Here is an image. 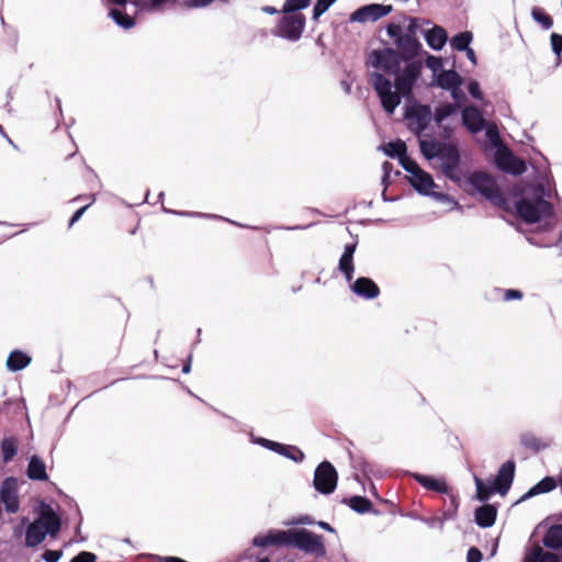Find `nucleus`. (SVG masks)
<instances>
[{
	"mask_svg": "<svg viewBox=\"0 0 562 562\" xmlns=\"http://www.w3.org/2000/svg\"><path fill=\"white\" fill-rule=\"evenodd\" d=\"M97 557L92 552L81 551L76 557H74L70 562H95Z\"/></svg>",
	"mask_w": 562,
	"mask_h": 562,
	"instance_id": "nucleus-50",
	"label": "nucleus"
},
{
	"mask_svg": "<svg viewBox=\"0 0 562 562\" xmlns=\"http://www.w3.org/2000/svg\"><path fill=\"white\" fill-rule=\"evenodd\" d=\"M252 544L259 548L269 546H288L313 554L317 558L326 555V547L323 537L307 529L271 530L267 535H258L252 539Z\"/></svg>",
	"mask_w": 562,
	"mask_h": 562,
	"instance_id": "nucleus-3",
	"label": "nucleus"
},
{
	"mask_svg": "<svg viewBox=\"0 0 562 562\" xmlns=\"http://www.w3.org/2000/svg\"><path fill=\"white\" fill-rule=\"evenodd\" d=\"M359 467H360L363 475H366V476H368L369 473L371 472L370 464L367 461H361Z\"/></svg>",
	"mask_w": 562,
	"mask_h": 562,
	"instance_id": "nucleus-63",
	"label": "nucleus"
},
{
	"mask_svg": "<svg viewBox=\"0 0 562 562\" xmlns=\"http://www.w3.org/2000/svg\"><path fill=\"white\" fill-rule=\"evenodd\" d=\"M109 15L113 21L121 27L128 30L135 25V21L132 16L123 13L119 9H111Z\"/></svg>",
	"mask_w": 562,
	"mask_h": 562,
	"instance_id": "nucleus-36",
	"label": "nucleus"
},
{
	"mask_svg": "<svg viewBox=\"0 0 562 562\" xmlns=\"http://www.w3.org/2000/svg\"><path fill=\"white\" fill-rule=\"evenodd\" d=\"M338 473L329 461L321 462L314 472L313 486L324 495L331 494L337 486Z\"/></svg>",
	"mask_w": 562,
	"mask_h": 562,
	"instance_id": "nucleus-9",
	"label": "nucleus"
},
{
	"mask_svg": "<svg viewBox=\"0 0 562 562\" xmlns=\"http://www.w3.org/2000/svg\"><path fill=\"white\" fill-rule=\"evenodd\" d=\"M42 520H34L31 522L25 532V546L26 547H36L42 543L49 531L42 524Z\"/></svg>",
	"mask_w": 562,
	"mask_h": 562,
	"instance_id": "nucleus-18",
	"label": "nucleus"
},
{
	"mask_svg": "<svg viewBox=\"0 0 562 562\" xmlns=\"http://www.w3.org/2000/svg\"><path fill=\"white\" fill-rule=\"evenodd\" d=\"M1 452L3 462H9L18 452V439L15 437H5L1 442Z\"/></svg>",
	"mask_w": 562,
	"mask_h": 562,
	"instance_id": "nucleus-33",
	"label": "nucleus"
},
{
	"mask_svg": "<svg viewBox=\"0 0 562 562\" xmlns=\"http://www.w3.org/2000/svg\"><path fill=\"white\" fill-rule=\"evenodd\" d=\"M342 503L347 504L353 512L358 514H366L372 509L371 501L363 496H351L349 498H345Z\"/></svg>",
	"mask_w": 562,
	"mask_h": 562,
	"instance_id": "nucleus-29",
	"label": "nucleus"
},
{
	"mask_svg": "<svg viewBox=\"0 0 562 562\" xmlns=\"http://www.w3.org/2000/svg\"><path fill=\"white\" fill-rule=\"evenodd\" d=\"M552 193L550 188L539 182L524 191V195L515 202L517 215L527 224H536L542 218H549L554 207L549 201Z\"/></svg>",
	"mask_w": 562,
	"mask_h": 562,
	"instance_id": "nucleus-4",
	"label": "nucleus"
},
{
	"mask_svg": "<svg viewBox=\"0 0 562 562\" xmlns=\"http://www.w3.org/2000/svg\"><path fill=\"white\" fill-rule=\"evenodd\" d=\"M467 180L475 191H477L488 201L495 204H502L504 202L505 199L498 186L496 184L495 180L487 173L474 171L472 173H468Z\"/></svg>",
	"mask_w": 562,
	"mask_h": 562,
	"instance_id": "nucleus-7",
	"label": "nucleus"
},
{
	"mask_svg": "<svg viewBox=\"0 0 562 562\" xmlns=\"http://www.w3.org/2000/svg\"><path fill=\"white\" fill-rule=\"evenodd\" d=\"M214 0H187L186 5L188 8H204L210 5Z\"/></svg>",
	"mask_w": 562,
	"mask_h": 562,
	"instance_id": "nucleus-55",
	"label": "nucleus"
},
{
	"mask_svg": "<svg viewBox=\"0 0 562 562\" xmlns=\"http://www.w3.org/2000/svg\"><path fill=\"white\" fill-rule=\"evenodd\" d=\"M26 475L33 481H46L48 475L46 473V465L38 456H32L30 458Z\"/></svg>",
	"mask_w": 562,
	"mask_h": 562,
	"instance_id": "nucleus-24",
	"label": "nucleus"
},
{
	"mask_svg": "<svg viewBox=\"0 0 562 562\" xmlns=\"http://www.w3.org/2000/svg\"><path fill=\"white\" fill-rule=\"evenodd\" d=\"M316 525L326 531L335 532V529L326 521H317Z\"/></svg>",
	"mask_w": 562,
	"mask_h": 562,
	"instance_id": "nucleus-64",
	"label": "nucleus"
},
{
	"mask_svg": "<svg viewBox=\"0 0 562 562\" xmlns=\"http://www.w3.org/2000/svg\"><path fill=\"white\" fill-rule=\"evenodd\" d=\"M368 65L394 76V83H392L390 79L378 71L370 74V82L380 98L383 110L389 114H393L395 109L400 105L402 98H409L412 95L418 79L413 81L409 90L403 89L398 86V80L404 74L403 63H398L396 68L389 70L375 63L373 50L369 54Z\"/></svg>",
	"mask_w": 562,
	"mask_h": 562,
	"instance_id": "nucleus-2",
	"label": "nucleus"
},
{
	"mask_svg": "<svg viewBox=\"0 0 562 562\" xmlns=\"http://www.w3.org/2000/svg\"><path fill=\"white\" fill-rule=\"evenodd\" d=\"M468 91L472 98L476 100H483V93L481 91L480 83L476 80H472L469 82Z\"/></svg>",
	"mask_w": 562,
	"mask_h": 562,
	"instance_id": "nucleus-49",
	"label": "nucleus"
},
{
	"mask_svg": "<svg viewBox=\"0 0 562 562\" xmlns=\"http://www.w3.org/2000/svg\"><path fill=\"white\" fill-rule=\"evenodd\" d=\"M430 196H432V198H434V199H436L437 201L453 203L456 206L458 205V202H457V201H454V200H453L449 194H447V193H441V192H435V191H431Z\"/></svg>",
	"mask_w": 562,
	"mask_h": 562,
	"instance_id": "nucleus-54",
	"label": "nucleus"
},
{
	"mask_svg": "<svg viewBox=\"0 0 562 562\" xmlns=\"http://www.w3.org/2000/svg\"><path fill=\"white\" fill-rule=\"evenodd\" d=\"M296 524H301V525H312L314 524L313 519L311 516L308 515H304V516H301L297 520H296Z\"/></svg>",
	"mask_w": 562,
	"mask_h": 562,
	"instance_id": "nucleus-61",
	"label": "nucleus"
},
{
	"mask_svg": "<svg viewBox=\"0 0 562 562\" xmlns=\"http://www.w3.org/2000/svg\"><path fill=\"white\" fill-rule=\"evenodd\" d=\"M463 79L462 77L454 70H441L431 82V86L436 85L442 90H450L456 86H462Z\"/></svg>",
	"mask_w": 562,
	"mask_h": 562,
	"instance_id": "nucleus-20",
	"label": "nucleus"
},
{
	"mask_svg": "<svg viewBox=\"0 0 562 562\" xmlns=\"http://www.w3.org/2000/svg\"><path fill=\"white\" fill-rule=\"evenodd\" d=\"M413 479L419 483L424 488L435 491L440 494L448 493V486L443 480H438L432 476L424 475L420 473H412Z\"/></svg>",
	"mask_w": 562,
	"mask_h": 562,
	"instance_id": "nucleus-22",
	"label": "nucleus"
},
{
	"mask_svg": "<svg viewBox=\"0 0 562 562\" xmlns=\"http://www.w3.org/2000/svg\"><path fill=\"white\" fill-rule=\"evenodd\" d=\"M0 502L10 514H15L20 509L18 493V481L13 476L5 477L0 487Z\"/></svg>",
	"mask_w": 562,
	"mask_h": 562,
	"instance_id": "nucleus-12",
	"label": "nucleus"
},
{
	"mask_svg": "<svg viewBox=\"0 0 562 562\" xmlns=\"http://www.w3.org/2000/svg\"><path fill=\"white\" fill-rule=\"evenodd\" d=\"M31 357L21 351V350H13L9 353V357L7 359V369L10 372H18L24 368H26L31 363Z\"/></svg>",
	"mask_w": 562,
	"mask_h": 562,
	"instance_id": "nucleus-26",
	"label": "nucleus"
},
{
	"mask_svg": "<svg viewBox=\"0 0 562 562\" xmlns=\"http://www.w3.org/2000/svg\"><path fill=\"white\" fill-rule=\"evenodd\" d=\"M431 108L428 104H420L415 102L409 104L404 110V119L407 128L417 136L428 127L431 121Z\"/></svg>",
	"mask_w": 562,
	"mask_h": 562,
	"instance_id": "nucleus-8",
	"label": "nucleus"
},
{
	"mask_svg": "<svg viewBox=\"0 0 562 562\" xmlns=\"http://www.w3.org/2000/svg\"><path fill=\"white\" fill-rule=\"evenodd\" d=\"M167 1L168 0H150L148 3V10H156Z\"/></svg>",
	"mask_w": 562,
	"mask_h": 562,
	"instance_id": "nucleus-59",
	"label": "nucleus"
},
{
	"mask_svg": "<svg viewBox=\"0 0 562 562\" xmlns=\"http://www.w3.org/2000/svg\"><path fill=\"white\" fill-rule=\"evenodd\" d=\"M486 137L497 147L499 146V133L495 125H485Z\"/></svg>",
	"mask_w": 562,
	"mask_h": 562,
	"instance_id": "nucleus-47",
	"label": "nucleus"
},
{
	"mask_svg": "<svg viewBox=\"0 0 562 562\" xmlns=\"http://www.w3.org/2000/svg\"><path fill=\"white\" fill-rule=\"evenodd\" d=\"M522 297V292L515 289L506 290L504 293V300L510 301V300H520Z\"/></svg>",
	"mask_w": 562,
	"mask_h": 562,
	"instance_id": "nucleus-56",
	"label": "nucleus"
},
{
	"mask_svg": "<svg viewBox=\"0 0 562 562\" xmlns=\"http://www.w3.org/2000/svg\"><path fill=\"white\" fill-rule=\"evenodd\" d=\"M483 554L477 548L472 547L468 550L467 562H481Z\"/></svg>",
	"mask_w": 562,
	"mask_h": 562,
	"instance_id": "nucleus-53",
	"label": "nucleus"
},
{
	"mask_svg": "<svg viewBox=\"0 0 562 562\" xmlns=\"http://www.w3.org/2000/svg\"><path fill=\"white\" fill-rule=\"evenodd\" d=\"M451 98L454 100L453 104H459V109L461 108V104L467 100V95L464 91L461 89V86H456L452 89L449 90Z\"/></svg>",
	"mask_w": 562,
	"mask_h": 562,
	"instance_id": "nucleus-45",
	"label": "nucleus"
},
{
	"mask_svg": "<svg viewBox=\"0 0 562 562\" xmlns=\"http://www.w3.org/2000/svg\"><path fill=\"white\" fill-rule=\"evenodd\" d=\"M176 214H179V215H186V216H199V217H212V218H218V220H224V221H227L234 225H238V226H243L241 224H238L234 221H231L228 218H224L222 216H217V215H211V214H205V213H194V212H175Z\"/></svg>",
	"mask_w": 562,
	"mask_h": 562,
	"instance_id": "nucleus-52",
	"label": "nucleus"
},
{
	"mask_svg": "<svg viewBox=\"0 0 562 562\" xmlns=\"http://www.w3.org/2000/svg\"><path fill=\"white\" fill-rule=\"evenodd\" d=\"M398 160L403 169L411 173V176L416 175L422 169L414 159L407 156V154L401 156Z\"/></svg>",
	"mask_w": 562,
	"mask_h": 562,
	"instance_id": "nucleus-41",
	"label": "nucleus"
},
{
	"mask_svg": "<svg viewBox=\"0 0 562 562\" xmlns=\"http://www.w3.org/2000/svg\"><path fill=\"white\" fill-rule=\"evenodd\" d=\"M464 52H465V54H467L468 59H469L473 65H476V56H475V52H474L471 47L467 48Z\"/></svg>",
	"mask_w": 562,
	"mask_h": 562,
	"instance_id": "nucleus-60",
	"label": "nucleus"
},
{
	"mask_svg": "<svg viewBox=\"0 0 562 562\" xmlns=\"http://www.w3.org/2000/svg\"><path fill=\"white\" fill-rule=\"evenodd\" d=\"M37 520L43 521L42 524L45 526V528H47V530L49 531V535L53 537L56 536L60 530V527H61L60 518L58 517V515L54 512V509L49 505H46V504L42 505L41 515Z\"/></svg>",
	"mask_w": 562,
	"mask_h": 562,
	"instance_id": "nucleus-21",
	"label": "nucleus"
},
{
	"mask_svg": "<svg viewBox=\"0 0 562 562\" xmlns=\"http://www.w3.org/2000/svg\"><path fill=\"white\" fill-rule=\"evenodd\" d=\"M63 557L61 550H46L42 558L45 562H58Z\"/></svg>",
	"mask_w": 562,
	"mask_h": 562,
	"instance_id": "nucleus-51",
	"label": "nucleus"
},
{
	"mask_svg": "<svg viewBox=\"0 0 562 562\" xmlns=\"http://www.w3.org/2000/svg\"><path fill=\"white\" fill-rule=\"evenodd\" d=\"M357 248V243L347 244L344 247V252L338 262V269L344 274L346 281L350 283L353 279L355 265L353 255Z\"/></svg>",
	"mask_w": 562,
	"mask_h": 562,
	"instance_id": "nucleus-16",
	"label": "nucleus"
},
{
	"mask_svg": "<svg viewBox=\"0 0 562 562\" xmlns=\"http://www.w3.org/2000/svg\"><path fill=\"white\" fill-rule=\"evenodd\" d=\"M393 10L392 5L390 4H381V3H371L363 5L359 9H357L352 14L350 15L351 22H359V23H366V22H375L380 20L381 18L386 16L389 13H391Z\"/></svg>",
	"mask_w": 562,
	"mask_h": 562,
	"instance_id": "nucleus-11",
	"label": "nucleus"
},
{
	"mask_svg": "<svg viewBox=\"0 0 562 562\" xmlns=\"http://www.w3.org/2000/svg\"><path fill=\"white\" fill-rule=\"evenodd\" d=\"M426 66L432 71L434 78L443 70V61L441 57L429 55L426 59Z\"/></svg>",
	"mask_w": 562,
	"mask_h": 562,
	"instance_id": "nucleus-44",
	"label": "nucleus"
},
{
	"mask_svg": "<svg viewBox=\"0 0 562 562\" xmlns=\"http://www.w3.org/2000/svg\"><path fill=\"white\" fill-rule=\"evenodd\" d=\"M497 517V508L492 504H484L474 512L475 524L481 528L492 527Z\"/></svg>",
	"mask_w": 562,
	"mask_h": 562,
	"instance_id": "nucleus-19",
	"label": "nucleus"
},
{
	"mask_svg": "<svg viewBox=\"0 0 562 562\" xmlns=\"http://www.w3.org/2000/svg\"><path fill=\"white\" fill-rule=\"evenodd\" d=\"M408 180L417 193L426 196H429L431 194V189L436 187L432 177L423 169H420L416 175L411 176Z\"/></svg>",
	"mask_w": 562,
	"mask_h": 562,
	"instance_id": "nucleus-17",
	"label": "nucleus"
},
{
	"mask_svg": "<svg viewBox=\"0 0 562 562\" xmlns=\"http://www.w3.org/2000/svg\"><path fill=\"white\" fill-rule=\"evenodd\" d=\"M557 487V482L551 476H546L540 480L537 484L530 487L519 499V502L531 498L536 495L549 493Z\"/></svg>",
	"mask_w": 562,
	"mask_h": 562,
	"instance_id": "nucleus-25",
	"label": "nucleus"
},
{
	"mask_svg": "<svg viewBox=\"0 0 562 562\" xmlns=\"http://www.w3.org/2000/svg\"><path fill=\"white\" fill-rule=\"evenodd\" d=\"M543 544L553 550L562 549V525L551 526L542 540Z\"/></svg>",
	"mask_w": 562,
	"mask_h": 562,
	"instance_id": "nucleus-28",
	"label": "nucleus"
},
{
	"mask_svg": "<svg viewBox=\"0 0 562 562\" xmlns=\"http://www.w3.org/2000/svg\"><path fill=\"white\" fill-rule=\"evenodd\" d=\"M393 169V165L389 161H384L383 165H382V170H383V177H382V182L385 184L390 178V173Z\"/></svg>",
	"mask_w": 562,
	"mask_h": 562,
	"instance_id": "nucleus-57",
	"label": "nucleus"
},
{
	"mask_svg": "<svg viewBox=\"0 0 562 562\" xmlns=\"http://www.w3.org/2000/svg\"><path fill=\"white\" fill-rule=\"evenodd\" d=\"M276 453L285 457L296 463H300L305 459L303 451L295 446H286L280 443Z\"/></svg>",
	"mask_w": 562,
	"mask_h": 562,
	"instance_id": "nucleus-32",
	"label": "nucleus"
},
{
	"mask_svg": "<svg viewBox=\"0 0 562 562\" xmlns=\"http://www.w3.org/2000/svg\"><path fill=\"white\" fill-rule=\"evenodd\" d=\"M423 33L428 46L434 50L442 49L447 43L448 36L441 26H434L432 29Z\"/></svg>",
	"mask_w": 562,
	"mask_h": 562,
	"instance_id": "nucleus-23",
	"label": "nucleus"
},
{
	"mask_svg": "<svg viewBox=\"0 0 562 562\" xmlns=\"http://www.w3.org/2000/svg\"><path fill=\"white\" fill-rule=\"evenodd\" d=\"M520 443L533 451H539L542 448V445L540 443L539 439L536 438L532 434H522L520 436Z\"/></svg>",
	"mask_w": 562,
	"mask_h": 562,
	"instance_id": "nucleus-42",
	"label": "nucleus"
},
{
	"mask_svg": "<svg viewBox=\"0 0 562 562\" xmlns=\"http://www.w3.org/2000/svg\"><path fill=\"white\" fill-rule=\"evenodd\" d=\"M312 0H285L281 13L290 14V13H301L300 11L310 7Z\"/></svg>",
	"mask_w": 562,
	"mask_h": 562,
	"instance_id": "nucleus-35",
	"label": "nucleus"
},
{
	"mask_svg": "<svg viewBox=\"0 0 562 562\" xmlns=\"http://www.w3.org/2000/svg\"><path fill=\"white\" fill-rule=\"evenodd\" d=\"M531 16L535 22L540 24L543 30H550L553 26L552 18L539 7H533L531 10Z\"/></svg>",
	"mask_w": 562,
	"mask_h": 562,
	"instance_id": "nucleus-37",
	"label": "nucleus"
},
{
	"mask_svg": "<svg viewBox=\"0 0 562 562\" xmlns=\"http://www.w3.org/2000/svg\"><path fill=\"white\" fill-rule=\"evenodd\" d=\"M472 40H473V35L471 32H469V31L460 32L452 37L451 46L458 52H463L470 47Z\"/></svg>",
	"mask_w": 562,
	"mask_h": 562,
	"instance_id": "nucleus-34",
	"label": "nucleus"
},
{
	"mask_svg": "<svg viewBox=\"0 0 562 562\" xmlns=\"http://www.w3.org/2000/svg\"><path fill=\"white\" fill-rule=\"evenodd\" d=\"M550 40L553 53L560 56L562 54V35L552 33Z\"/></svg>",
	"mask_w": 562,
	"mask_h": 562,
	"instance_id": "nucleus-48",
	"label": "nucleus"
},
{
	"mask_svg": "<svg viewBox=\"0 0 562 562\" xmlns=\"http://www.w3.org/2000/svg\"><path fill=\"white\" fill-rule=\"evenodd\" d=\"M474 483L476 487V499L484 503L490 499L492 494L496 492L494 485L486 484L481 477L474 475Z\"/></svg>",
	"mask_w": 562,
	"mask_h": 562,
	"instance_id": "nucleus-30",
	"label": "nucleus"
},
{
	"mask_svg": "<svg viewBox=\"0 0 562 562\" xmlns=\"http://www.w3.org/2000/svg\"><path fill=\"white\" fill-rule=\"evenodd\" d=\"M429 527H438L439 529L443 528L445 520L442 518H431L426 520Z\"/></svg>",
	"mask_w": 562,
	"mask_h": 562,
	"instance_id": "nucleus-58",
	"label": "nucleus"
},
{
	"mask_svg": "<svg viewBox=\"0 0 562 562\" xmlns=\"http://www.w3.org/2000/svg\"><path fill=\"white\" fill-rule=\"evenodd\" d=\"M516 463L513 459L504 462L497 471L493 485L496 492L504 496L512 487L515 477Z\"/></svg>",
	"mask_w": 562,
	"mask_h": 562,
	"instance_id": "nucleus-13",
	"label": "nucleus"
},
{
	"mask_svg": "<svg viewBox=\"0 0 562 562\" xmlns=\"http://www.w3.org/2000/svg\"><path fill=\"white\" fill-rule=\"evenodd\" d=\"M89 198H90V202L87 205H85V206L80 207L79 210H77L72 214V216L70 217V221H69V224H68L69 227H71L75 223H77L81 218V216L85 214V212L88 210V207L92 203H94L95 196L94 195H90Z\"/></svg>",
	"mask_w": 562,
	"mask_h": 562,
	"instance_id": "nucleus-46",
	"label": "nucleus"
},
{
	"mask_svg": "<svg viewBox=\"0 0 562 562\" xmlns=\"http://www.w3.org/2000/svg\"><path fill=\"white\" fill-rule=\"evenodd\" d=\"M383 151L386 156L391 158H401V156L406 154V145L402 140L390 142L385 146L382 147Z\"/></svg>",
	"mask_w": 562,
	"mask_h": 562,
	"instance_id": "nucleus-38",
	"label": "nucleus"
},
{
	"mask_svg": "<svg viewBox=\"0 0 562 562\" xmlns=\"http://www.w3.org/2000/svg\"><path fill=\"white\" fill-rule=\"evenodd\" d=\"M408 25L403 32L400 24L390 23L386 25V34L393 40L395 48L385 47L382 49H374L373 56L378 65L392 70L397 67L398 63L404 65L403 77L398 80V86L405 90H409L415 79H418L422 72V61L417 59L422 50V44L417 38L419 30L418 18H405Z\"/></svg>",
	"mask_w": 562,
	"mask_h": 562,
	"instance_id": "nucleus-1",
	"label": "nucleus"
},
{
	"mask_svg": "<svg viewBox=\"0 0 562 562\" xmlns=\"http://www.w3.org/2000/svg\"><path fill=\"white\" fill-rule=\"evenodd\" d=\"M458 508H459V501L458 497L454 495L450 496V506L447 508L442 514V519L446 520H453L458 515Z\"/></svg>",
	"mask_w": 562,
	"mask_h": 562,
	"instance_id": "nucleus-43",
	"label": "nucleus"
},
{
	"mask_svg": "<svg viewBox=\"0 0 562 562\" xmlns=\"http://www.w3.org/2000/svg\"><path fill=\"white\" fill-rule=\"evenodd\" d=\"M261 11L267 14H270V15H273V14H277L280 12L276 7H272V5H263L261 8Z\"/></svg>",
	"mask_w": 562,
	"mask_h": 562,
	"instance_id": "nucleus-62",
	"label": "nucleus"
},
{
	"mask_svg": "<svg viewBox=\"0 0 562 562\" xmlns=\"http://www.w3.org/2000/svg\"><path fill=\"white\" fill-rule=\"evenodd\" d=\"M532 559L536 560L537 562H561L555 554L546 552L540 547H537L533 550Z\"/></svg>",
	"mask_w": 562,
	"mask_h": 562,
	"instance_id": "nucleus-40",
	"label": "nucleus"
},
{
	"mask_svg": "<svg viewBox=\"0 0 562 562\" xmlns=\"http://www.w3.org/2000/svg\"><path fill=\"white\" fill-rule=\"evenodd\" d=\"M446 144H447L446 142H439L436 139H431V140L420 139L419 140V149H420L422 155L427 160H434V159L439 158L440 153Z\"/></svg>",
	"mask_w": 562,
	"mask_h": 562,
	"instance_id": "nucleus-27",
	"label": "nucleus"
},
{
	"mask_svg": "<svg viewBox=\"0 0 562 562\" xmlns=\"http://www.w3.org/2000/svg\"><path fill=\"white\" fill-rule=\"evenodd\" d=\"M305 24L306 18L303 13L283 14L272 30V34L290 42H296L302 37Z\"/></svg>",
	"mask_w": 562,
	"mask_h": 562,
	"instance_id": "nucleus-6",
	"label": "nucleus"
},
{
	"mask_svg": "<svg viewBox=\"0 0 562 562\" xmlns=\"http://www.w3.org/2000/svg\"><path fill=\"white\" fill-rule=\"evenodd\" d=\"M495 165L499 170L513 176H520L527 170L525 161L516 157L506 146H497Z\"/></svg>",
	"mask_w": 562,
	"mask_h": 562,
	"instance_id": "nucleus-10",
	"label": "nucleus"
},
{
	"mask_svg": "<svg viewBox=\"0 0 562 562\" xmlns=\"http://www.w3.org/2000/svg\"><path fill=\"white\" fill-rule=\"evenodd\" d=\"M437 160L441 173L452 182L460 184L464 173L461 169V155L458 146L453 143H447Z\"/></svg>",
	"mask_w": 562,
	"mask_h": 562,
	"instance_id": "nucleus-5",
	"label": "nucleus"
},
{
	"mask_svg": "<svg viewBox=\"0 0 562 562\" xmlns=\"http://www.w3.org/2000/svg\"><path fill=\"white\" fill-rule=\"evenodd\" d=\"M459 110V104L443 103L435 109L434 121L440 125L447 117L453 115Z\"/></svg>",
	"mask_w": 562,
	"mask_h": 562,
	"instance_id": "nucleus-31",
	"label": "nucleus"
},
{
	"mask_svg": "<svg viewBox=\"0 0 562 562\" xmlns=\"http://www.w3.org/2000/svg\"><path fill=\"white\" fill-rule=\"evenodd\" d=\"M351 291L359 297L373 300L379 296L380 289L378 284L370 278L360 277L351 285Z\"/></svg>",
	"mask_w": 562,
	"mask_h": 562,
	"instance_id": "nucleus-15",
	"label": "nucleus"
},
{
	"mask_svg": "<svg viewBox=\"0 0 562 562\" xmlns=\"http://www.w3.org/2000/svg\"><path fill=\"white\" fill-rule=\"evenodd\" d=\"M461 120L463 126L472 134L480 133L485 128V119L474 105H467L462 109Z\"/></svg>",
	"mask_w": 562,
	"mask_h": 562,
	"instance_id": "nucleus-14",
	"label": "nucleus"
},
{
	"mask_svg": "<svg viewBox=\"0 0 562 562\" xmlns=\"http://www.w3.org/2000/svg\"><path fill=\"white\" fill-rule=\"evenodd\" d=\"M337 0H317L314 4L312 12V20L318 21V19L336 2Z\"/></svg>",
	"mask_w": 562,
	"mask_h": 562,
	"instance_id": "nucleus-39",
	"label": "nucleus"
}]
</instances>
